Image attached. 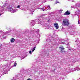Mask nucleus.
Masks as SVG:
<instances>
[{"instance_id":"obj_15","label":"nucleus","mask_w":80,"mask_h":80,"mask_svg":"<svg viewBox=\"0 0 80 80\" xmlns=\"http://www.w3.org/2000/svg\"><path fill=\"white\" fill-rule=\"evenodd\" d=\"M48 7H49V8H50V6H48Z\"/></svg>"},{"instance_id":"obj_18","label":"nucleus","mask_w":80,"mask_h":80,"mask_svg":"<svg viewBox=\"0 0 80 80\" xmlns=\"http://www.w3.org/2000/svg\"><path fill=\"white\" fill-rule=\"evenodd\" d=\"M0 15H1V14H0Z\"/></svg>"},{"instance_id":"obj_2","label":"nucleus","mask_w":80,"mask_h":80,"mask_svg":"<svg viewBox=\"0 0 80 80\" xmlns=\"http://www.w3.org/2000/svg\"><path fill=\"white\" fill-rule=\"evenodd\" d=\"M59 48L60 49V52L61 53H63L64 52V50H65V48L62 47H59Z\"/></svg>"},{"instance_id":"obj_7","label":"nucleus","mask_w":80,"mask_h":80,"mask_svg":"<svg viewBox=\"0 0 80 80\" xmlns=\"http://www.w3.org/2000/svg\"><path fill=\"white\" fill-rule=\"evenodd\" d=\"M63 11V10L62 9H61L59 10L60 12H62Z\"/></svg>"},{"instance_id":"obj_11","label":"nucleus","mask_w":80,"mask_h":80,"mask_svg":"<svg viewBox=\"0 0 80 80\" xmlns=\"http://www.w3.org/2000/svg\"><path fill=\"white\" fill-rule=\"evenodd\" d=\"M27 80H32V79H31L30 78H28L27 79Z\"/></svg>"},{"instance_id":"obj_10","label":"nucleus","mask_w":80,"mask_h":80,"mask_svg":"<svg viewBox=\"0 0 80 80\" xmlns=\"http://www.w3.org/2000/svg\"><path fill=\"white\" fill-rule=\"evenodd\" d=\"M59 2H58L57 1H56V3H59Z\"/></svg>"},{"instance_id":"obj_5","label":"nucleus","mask_w":80,"mask_h":80,"mask_svg":"<svg viewBox=\"0 0 80 80\" xmlns=\"http://www.w3.org/2000/svg\"><path fill=\"white\" fill-rule=\"evenodd\" d=\"M10 41L11 43L14 42H15V39H14V38H12Z\"/></svg>"},{"instance_id":"obj_13","label":"nucleus","mask_w":80,"mask_h":80,"mask_svg":"<svg viewBox=\"0 0 80 80\" xmlns=\"http://www.w3.org/2000/svg\"><path fill=\"white\" fill-rule=\"evenodd\" d=\"M29 53H30V54L32 53V51H29Z\"/></svg>"},{"instance_id":"obj_3","label":"nucleus","mask_w":80,"mask_h":80,"mask_svg":"<svg viewBox=\"0 0 80 80\" xmlns=\"http://www.w3.org/2000/svg\"><path fill=\"white\" fill-rule=\"evenodd\" d=\"M55 27L56 28V29H58L59 28V26L58 25V24L57 23H55L54 24Z\"/></svg>"},{"instance_id":"obj_4","label":"nucleus","mask_w":80,"mask_h":80,"mask_svg":"<svg viewBox=\"0 0 80 80\" xmlns=\"http://www.w3.org/2000/svg\"><path fill=\"white\" fill-rule=\"evenodd\" d=\"M70 14V12H68V11H67L66 12H65V13L64 14V15H68Z\"/></svg>"},{"instance_id":"obj_17","label":"nucleus","mask_w":80,"mask_h":80,"mask_svg":"<svg viewBox=\"0 0 80 80\" xmlns=\"http://www.w3.org/2000/svg\"><path fill=\"white\" fill-rule=\"evenodd\" d=\"M71 50V49H69V50Z\"/></svg>"},{"instance_id":"obj_8","label":"nucleus","mask_w":80,"mask_h":80,"mask_svg":"<svg viewBox=\"0 0 80 80\" xmlns=\"http://www.w3.org/2000/svg\"><path fill=\"white\" fill-rule=\"evenodd\" d=\"M14 65L15 67L16 66V65H17V62L15 63Z\"/></svg>"},{"instance_id":"obj_12","label":"nucleus","mask_w":80,"mask_h":80,"mask_svg":"<svg viewBox=\"0 0 80 80\" xmlns=\"http://www.w3.org/2000/svg\"><path fill=\"white\" fill-rule=\"evenodd\" d=\"M78 24H80V20H79L78 21Z\"/></svg>"},{"instance_id":"obj_14","label":"nucleus","mask_w":80,"mask_h":80,"mask_svg":"<svg viewBox=\"0 0 80 80\" xmlns=\"http://www.w3.org/2000/svg\"><path fill=\"white\" fill-rule=\"evenodd\" d=\"M41 10H44V8H40Z\"/></svg>"},{"instance_id":"obj_16","label":"nucleus","mask_w":80,"mask_h":80,"mask_svg":"<svg viewBox=\"0 0 80 80\" xmlns=\"http://www.w3.org/2000/svg\"><path fill=\"white\" fill-rule=\"evenodd\" d=\"M48 22H49V20H48Z\"/></svg>"},{"instance_id":"obj_19","label":"nucleus","mask_w":80,"mask_h":80,"mask_svg":"<svg viewBox=\"0 0 80 80\" xmlns=\"http://www.w3.org/2000/svg\"><path fill=\"white\" fill-rule=\"evenodd\" d=\"M43 11H44V10H43Z\"/></svg>"},{"instance_id":"obj_9","label":"nucleus","mask_w":80,"mask_h":80,"mask_svg":"<svg viewBox=\"0 0 80 80\" xmlns=\"http://www.w3.org/2000/svg\"><path fill=\"white\" fill-rule=\"evenodd\" d=\"M17 8H20V5H18V6L17 7Z\"/></svg>"},{"instance_id":"obj_1","label":"nucleus","mask_w":80,"mask_h":80,"mask_svg":"<svg viewBox=\"0 0 80 80\" xmlns=\"http://www.w3.org/2000/svg\"><path fill=\"white\" fill-rule=\"evenodd\" d=\"M62 24L64 26L68 27V26L69 25V21L66 19H63Z\"/></svg>"},{"instance_id":"obj_6","label":"nucleus","mask_w":80,"mask_h":80,"mask_svg":"<svg viewBox=\"0 0 80 80\" xmlns=\"http://www.w3.org/2000/svg\"><path fill=\"white\" fill-rule=\"evenodd\" d=\"M35 48H36V47H34L32 49V52H34V51H35Z\"/></svg>"}]
</instances>
